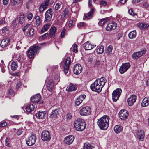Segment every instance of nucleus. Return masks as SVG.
I'll list each match as a JSON object with an SVG mask.
<instances>
[{"label":"nucleus","mask_w":149,"mask_h":149,"mask_svg":"<svg viewBox=\"0 0 149 149\" xmlns=\"http://www.w3.org/2000/svg\"><path fill=\"white\" fill-rule=\"evenodd\" d=\"M106 80L104 77L97 79L90 86L91 89L93 91L97 92H100L104 86Z\"/></svg>","instance_id":"f257e3e1"},{"label":"nucleus","mask_w":149,"mask_h":149,"mask_svg":"<svg viewBox=\"0 0 149 149\" xmlns=\"http://www.w3.org/2000/svg\"><path fill=\"white\" fill-rule=\"evenodd\" d=\"M96 45H92L90 44L88 42H87L83 45V47L86 50H91Z\"/></svg>","instance_id":"aec40b11"},{"label":"nucleus","mask_w":149,"mask_h":149,"mask_svg":"<svg viewBox=\"0 0 149 149\" xmlns=\"http://www.w3.org/2000/svg\"><path fill=\"white\" fill-rule=\"evenodd\" d=\"M38 47H31L26 52L27 56L30 58H32L34 57L35 53L37 51Z\"/></svg>","instance_id":"423d86ee"},{"label":"nucleus","mask_w":149,"mask_h":149,"mask_svg":"<svg viewBox=\"0 0 149 149\" xmlns=\"http://www.w3.org/2000/svg\"><path fill=\"white\" fill-rule=\"evenodd\" d=\"M65 28H64L61 31V34H60V37L61 38H63L65 37Z\"/></svg>","instance_id":"49530a36"},{"label":"nucleus","mask_w":149,"mask_h":149,"mask_svg":"<svg viewBox=\"0 0 149 149\" xmlns=\"http://www.w3.org/2000/svg\"><path fill=\"white\" fill-rule=\"evenodd\" d=\"M15 81L16 82V86L17 89L19 88L22 86V83L20 81H19L17 80H15Z\"/></svg>","instance_id":"c03bdc74"},{"label":"nucleus","mask_w":149,"mask_h":149,"mask_svg":"<svg viewBox=\"0 0 149 149\" xmlns=\"http://www.w3.org/2000/svg\"><path fill=\"white\" fill-rule=\"evenodd\" d=\"M16 19H15L12 22V24L13 27H15L16 25Z\"/></svg>","instance_id":"69168bd1"},{"label":"nucleus","mask_w":149,"mask_h":149,"mask_svg":"<svg viewBox=\"0 0 149 149\" xmlns=\"http://www.w3.org/2000/svg\"><path fill=\"white\" fill-rule=\"evenodd\" d=\"M41 139L44 141L49 142L51 139L50 132L47 130L42 131L41 134Z\"/></svg>","instance_id":"39448f33"},{"label":"nucleus","mask_w":149,"mask_h":149,"mask_svg":"<svg viewBox=\"0 0 149 149\" xmlns=\"http://www.w3.org/2000/svg\"><path fill=\"white\" fill-rule=\"evenodd\" d=\"M122 90L120 88H117L114 90L112 93V100L113 102H116L121 95Z\"/></svg>","instance_id":"20e7f679"},{"label":"nucleus","mask_w":149,"mask_h":149,"mask_svg":"<svg viewBox=\"0 0 149 149\" xmlns=\"http://www.w3.org/2000/svg\"><path fill=\"white\" fill-rule=\"evenodd\" d=\"M143 6L145 8H147L149 6V4L147 2H145L143 5Z\"/></svg>","instance_id":"774afa93"},{"label":"nucleus","mask_w":149,"mask_h":149,"mask_svg":"<svg viewBox=\"0 0 149 149\" xmlns=\"http://www.w3.org/2000/svg\"><path fill=\"white\" fill-rule=\"evenodd\" d=\"M12 70H15L17 68L18 65L17 62L16 61H13L11 64Z\"/></svg>","instance_id":"72a5a7b5"},{"label":"nucleus","mask_w":149,"mask_h":149,"mask_svg":"<svg viewBox=\"0 0 149 149\" xmlns=\"http://www.w3.org/2000/svg\"><path fill=\"white\" fill-rule=\"evenodd\" d=\"M107 22L106 19H101L98 22V24L100 26H102Z\"/></svg>","instance_id":"a19ab883"},{"label":"nucleus","mask_w":149,"mask_h":149,"mask_svg":"<svg viewBox=\"0 0 149 149\" xmlns=\"http://www.w3.org/2000/svg\"><path fill=\"white\" fill-rule=\"evenodd\" d=\"M86 97V96L85 95H80L75 101V104L77 106L79 105L81 103Z\"/></svg>","instance_id":"4be33fe9"},{"label":"nucleus","mask_w":149,"mask_h":149,"mask_svg":"<svg viewBox=\"0 0 149 149\" xmlns=\"http://www.w3.org/2000/svg\"><path fill=\"white\" fill-rule=\"evenodd\" d=\"M48 33H46L45 34H44L40 38V39H45V38L47 37L48 36Z\"/></svg>","instance_id":"4d7b16f0"},{"label":"nucleus","mask_w":149,"mask_h":149,"mask_svg":"<svg viewBox=\"0 0 149 149\" xmlns=\"http://www.w3.org/2000/svg\"><path fill=\"white\" fill-rule=\"evenodd\" d=\"M34 29L32 28H31L29 30V36H32L33 34Z\"/></svg>","instance_id":"5fc2aeb1"},{"label":"nucleus","mask_w":149,"mask_h":149,"mask_svg":"<svg viewBox=\"0 0 149 149\" xmlns=\"http://www.w3.org/2000/svg\"><path fill=\"white\" fill-rule=\"evenodd\" d=\"M50 26V24L49 23H47L45 24L42 29L41 33H42L46 31L49 28Z\"/></svg>","instance_id":"c9c22d12"},{"label":"nucleus","mask_w":149,"mask_h":149,"mask_svg":"<svg viewBox=\"0 0 149 149\" xmlns=\"http://www.w3.org/2000/svg\"><path fill=\"white\" fill-rule=\"evenodd\" d=\"M96 51L98 54H102L104 51V47L102 45L97 47Z\"/></svg>","instance_id":"e433bc0d"},{"label":"nucleus","mask_w":149,"mask_h":149,"mask_svg":"<svg viewBox=\"0 0 149 149\" xmlns=\"http://www.w3.org/2000/svg\"><path fill=\"white\" fill-rule=\"evenodd\" d=\"M114 130L116 133L118 134L122 131V127L120 125H116L114 127Z\"/></svg>","instance_id":"2f4dec72"},{"label":"nucleus","mask_w":149,"mask_h":149,"mask_svg":"<svg viewBox=\"0 0 149 149\" xmlns=\"http://www.w3.org/2000/svg\"><path fill=\"white\" fill-rule=\"evenodd\" d=\"M128 13L130 14L133 15V16H134L136 14L133 11V10L132 9H130L128 10Z\"/></svg>","instance_id":"09e8293b"},{"label":"nucleus","mask_w":149,"mask_h":149,"mask_svg":"<svg viewBox=\"0 0 149 149\" xmlns=\"http://www.w3.org/2000/svg\"><path fill=\"white\" fill-rule=\"evenodd\" d=\"M109 118L108 116H104L98 120L97 124L100 129L105 130L107 128L109 123Z\"/></svg>","instance_id":"f03ea898"},{"label":"nucleus","mask_w":149,"mask_h":149,"mask_svg":"<svg viewBox=\"0 0 149 149\" xmlns=\"http://www.w3.org/2000/svg\"><path fill=\"white\" fill-rule=\"evenodd\" d=\"M45 45V43H43L40 44L38 46H36V45H33V47H38V49L37 50V51L39 50L41 47H42L43 45Z\"/></svg>","instance_id":"603ef678"},{"label":"nucleus","mask_w":149,"mask_h":149,"mask_svg":"<svg viewBox=\"0 0 149 149\" xmlns=\"http://www.w3.org/2000/svg\"><path fill=\"white\" fill-rule=\"evenodd\" d=\"M117 26V24L113 22H111L109 23L106 27L107 31H110L115 29Z\"/></svg>","instance_id":"a211bd4d"},{"label":"nucleus","mask_w":149,"mask_h":149,"mask_svg":"<svg viewBox=\"0 0 149 149\" xmlns=\"http://www.w3.org/2000/svg\"><path fill=\"white\" fill-rule=\"evenodd\" d=\"M10 144V141L7 138L5 140V144L6 146H8Z\"/></svg>","instance_id":"13d9d810"},{"label":"nucleus","mask_w":149,"mask_h":149,"mask_svg":"<svg viewBox=\"0 0 149 149\" xmlns=\"http://www.w3.org/2000/svg\"><path fill=\"white\" fill-rule=\"evenodd\" d=\"M68 14V10L65 9L63 11V13H62L61 15V18L62 19H64L66 18V17Z\"/></svg>","instance_id":"58836bf2"},{"label":"nucleus","mask_w":149,"mask_h":149,"mask_svg":"<svg viewBox=\"0 0 149 149\" xmlns=\"http://www.w3.org/2000/svg\"><path fill=\"white\" fill-rule=\"evenodd\" d=\"M46 115L44 111L43 112H38L36 114L35 116L38 119H42L45 118Z\"/></svg>","instance_id":"bb28decb"},{"label":"nucleus","mask_w":149,"mask_h":149,"mask_svg":"<svg viewBox=\"0 0 149 149\" xmlns=\"http://www.w3.org/2000/svg\"><path fill=\"white\" fill-rule=\"evenodd\" d=\"M94 12V9L92 8L90 11L87 13L84 14V16L85 18L87 19L91 18L92 17Z\"/></svg>","instance_id":"b1692460"},{"label":"nucleus","mask_w":149,"mask_h":149,"mask_svg":"<svg viewBox=\"0 0 149 149\" xmlns=\"http://www.w3.org/2000/svg\"><path fill=\"white\" fill-rule=\"evenodd\" d=\"M10 43V40L8 38L2 40L1 42V46L2 47H4L8 46Z\"/></svg>","instance_id":"5701e85b"},{"label":"nucleus","mask_w":149,"mask_h":149,"mask_svg":"<svg viewBox=\"0 0 149 149\" xmlns=\"http://www.w3.org/2000/svg\"><path fill=\"white\" fill-rule=\"evenodd\" d=\"M56 28L55 26L51 28L49 30V36L51 37H53L55 36L56 32Z\"/></svg>","instance_id":"7c9ffc66"},{"label":"nucleus","mask_w":149,"mask_h":149,"mask_svg":"<svg viewBox=\"0 0 149 149\" xmlns=\"http://www.w3.org/2000/svg\"><path fill=\"white\" fill-rule=\"evenodd\" d=\"M40 97L41 96L40 94H37L31 97V100L33 102H38L40 101Z\"/></svg>","instance_id":"412c9836"},{"label":"nucleus","mask_w":149,"mask_h":149,"mask_svg":"<svg viewBox=\"0 0 149 149\" xmlns=\"http://www.w3.org/2000/svg\"><path fill=\"white\" fill-rule=\"evenodd\" d=\"M50 0H45L42 2L39 8V12L42 13L44 10L47 8L49 4Z\"/></svg>","instance_id":"6e6552de"},{"label":"nucleus","mask_w":149,"mask_h":149,"mask_svg":"<svg viewBox=\"0 0 149 149\" xmlns=\"http://www.w3.org/2000/svg\"><path fill=\"white\" fill-rule=\"evenodd\" d=\"M77 89L76 86L72 83H70L67 88L66 90L68 91H72L76 90Z\"/></svg>","instance_id":"c85d7f7f"},{"label":"nucleus","mask_w":149,"mask_h":149,"mask_svg":"<svg viewBox=\"0 0 149 149\" xmlns=\"http://www.w3.org/2000/svg\"><path fill=\"white\" fill-rule=\"evenodd\" d=\"M113 49V47L111 45H109L107 47L106 53L107 55H109L111 53V51Z\"/></svg>","instance_id":"ea45409f"},{"label":"nucleus","mask_w":149,"mask_h":149,"mask_svg":"<svg viewBox=\"0 0 149 149\" xmlns=\"http://www.w3.org/2000/svg\"><path fill=\"white\" fill-rule=\"evenodd\" d=\"M33 17V15L32 13L29 12L28 14L27 18L29 20L31 19Z\"/></svg>","instance_id":"3c124183"},{"label":"nucleus","mask_w":149,"mask_h":149,"mask_svg":"<svg viewBox=\"0 0 149 149\" xmlns=\"http://www.w3.org/2000/svg\"><path fill=\"white\" fill-rule=\"evenodd\" d=\"M74 127L76 130L82 131L85 128L86 123L84 120L77 119L74 121Z\"/></svg>","instance_id":"7ed1b4c3"},{"label":"nucleus","mask_w":149,"mask_h":149,"mask_svg":"<svg viewBox=\"0 0 149 149\" xmlns=\"http://www.w3.org/2000/svg\"><path fill=\"white\" fill-rule=\"evenodd\" d=\"M130 66V65L129 63H123L119 68V71L120 72L121 74L124 73L127 71Z\"/></svg>","instance_id":"1a4fd4ad"},{"label":"nucleus","mask_w":149,"mask_h":149,"mask_svg":"<svg viewBox=\"0 0 149 149\" xmlns=\"http://www.w3.org/2000/svg\"><path fill=\"white\" fill-rule=\"evenodd\" d=\"M35 107L32 104H30L27 105L26 108V111L29 113H30L33 111Z\"/></svg>","instance_id":"c756f323"},{"label":"nucleus","mask_w":149,"mask_h":149,"mask_svg":"<svg viewBox=\"0 0 149 149\" xmlns=\"http://www.w3.org/2000/svg\"><path fill=\"white\" fill-rule=\"evenodd\" d=\"M123 33L121 32L119 33L117 35V40H119L120 38L122 36Z\"/></svg>","instance_id":"6e6d98bb"},{"label":"nucleus","mask_w":149,"mask_h":149,"mask_svg":"<svg viewBox=\"0 0 149 149\" xmlns=\"http://www.w3.org/2000/svg\"><path fill=\"white\" fill-rule=\"evenodd\" d=\"M59 115L58 110L57 109H56L53 110L51 113L50 117L52 118H55Z\"/></svg>","instance_id":"393cba45"},{"label":"nucleus","mask_w":149,"mask_h":149,"mask_svg":"<svg viewBox=\"0 0 149 149\" xmlns=\"http://www.w3.org/2000/svg\"><path fill=\"white\" fill-rule=\"evenodd\" d=\"M145 134L144 131L142 130H139L138 131V137L139 140L141 141L143 140Z\"/></svg>","instance_id":"a878e982"},{"label":"nucleus","mask_w":149,"mask_h":149,"mask_svg":"<svg viewBox=\"0 0 149 149\" xmlns=\"http://www.w3.org/2000/svg\"><path fill=\"white\" fill-rule=\"evenodd\" d=\"M85 23L84 22H81L77 24V27L80 28L82 26H83L84 24Z\"/></svg>","instance_id":"bf43d9fd"},{"label":"nucleus","mask_w":149,"mask_h":149,"mask_svg":"<svg viewBox=\"0 0 149 149\" xmlns=\"http://www.w3.org/2000/svg\"><path fill=\"white\" fill-rule=\"evenodd\" d=\"M62 4L61 3H57L55 7V9L56 10H58L59 9L62 7Z\"/></svg>","instance_id":"de8ad7c7"},{"label":"nucleus","mask_w":149,"mask_h":149,"mask_svg":"<svg viewBox=\"0 0 149 149\" xmlns=\"http://www.w3.org/2000/svg\"><path fill=\"white\" fill-rule=\"evenodd\" d=\"M53 15V12L52 11L51 9H49L45 14V19L44 22H49L51 21Z\"/></svg>","instance_id":"9b49d317"},{"label":"nucleus","mask_w":149,"mask_h":149,"mask_svg":"<svg viewBox=\"0 0 149 149\" xmlns=\"http://www.w3.org/2000/svg\"><path fill=\"white\" fill-rule=\"evenodd\" d=\"M71 61L70 58L69 57H67L65 60L64 65V71L65 74H67L68 72Z\"/></svg>","instance_id":"4468645a"},{"label":"nucleus","mask_w":149,"mask_h":149,"mask_svg":"<svg viewBox=\"0 0 149 149\" xmlns=\"http://www.w3.org/2000/svg\"><path fill=\"white\" fill-rule=\"evenodd\" d=\"M128 115V113L126 110H123L120 111L119 116L120 118L123 120L126 119Z\"/></svg>","instance_id":"2eb2a0df"},{"label":"nucleus","mask_w":149,"mask_h":149,"mask_svg":"<svg viewBox=\"0 0 149 149\" xmlns=\"http://www.w3.org/2000/svg\"><path fill=\"white\" fill-rule=\"evenodd\" d=\"M11 1L13 5H16L21 3V0H11Z\"/></svg>","instance_id":"37998d69"},{"label":"nucleus","mask_w":149,"mask_h":149,"mask_svg":"<svg viewBox=\"0 0 149 149\" xmlns=\"http://www.w3.org/2000/svg\"><path fill=\"white\" fill-rule=\"evenodd\" d=\"M137 25L138 27L143 29H146L148 28V25L146 23H139Z\"/></svg>","instance_id":"f704fd0d"},{"label":"nucleus","mask_w":149,"mask_h":149,"mask_svg":"<svg viewBox=\"0 0 149 149\" xmlns=\"http://www.w3.org/2000/svg\"><path fill=\"white\" fill-rule=\"evenodd\" d=\"M8 29L6 27H3L2 29V32L3 33H6V31H8Z\"/></svg>","instance_id":"0e129e2a"},{"label":"nucleus","mask_w":149,"mask_h":149,"mask_svg":"<svg viewBox=\"0 0 149 149\" xmlns=\"http://www.w3.org/2000/svg\"><path fill=\"white\" fill-rule=\"evenodd\" d=\"M136 100V96L134 95H132L127 99L128 104L130 106H132L135 102Z\"/></svg>","instance_id":"f3484780"},{"label":"nucleus","mask_w":149,"mask_h":149,"mask_svg":"<svg viewBox=\"0 0 149 149\" xmlns=\"http://www.w3.org/2000/svg\"><path fill=\"white\" fill-rule=\"evenodd\" d=\"M68 25L70 27H72L73 25V21L72 20H70Z\"/></svg>","instance_id":"680f3d73"},{"label":"nucleus","mask_w":149,"mask_h":149,"mask_svg":"<svg viewBox=\"0 0 149 149\" xmlns=\"http://www.w3.org/2000/svg\"><path fill=\"white\" fill-rule=\"evenodd\" d=\"M149 105V97H145L143 100L141 105L143 107L148 106Z\"/></svg>","instance_id":"cd10ccee"},{"label":"nucleus","mask_w":149,"mask_h":149,"mask_svg":"<svg viewBox=\"0 0 149 149\" xmlns=\"http://www.w3.org/2000/svg\"><path fill=\"white\" fill-rule=\"evenodd\" d=\"M92 148L91 145L88 143H85L84 144V146L82 149H91Z\"/></svg>","instance_id":"4c0bfd02"},{"label":"nucleus","mask_w":149,"mask_h":149,"mask_svg":"<svg viewBox=\"0 0 149 149\" xmlns=\"http://www.w3.org/2000/svg\"><path fill=\"white\" fill-rule=\"evenodd\" d=\"M146 52V49H143L141 51L134 52L132 55V58L133 59H137L143 55L145 54Z\"/></svg>","instance_id":"ddd939ff"},{"label":"nucleus","mask_w":149,"mask_h":149,"mask_svg":"<svg viewBox=\"0 0 149 149\" xmlns=\"http://www.w3.org/2000/svg\"><path fill=\"white\" fill-rule=\"evenodd\" d=\"M91 109L88 107H86L81 109L79 111L80 114L82 116H86L90 114Z\"/></svg>","instance_id":"9d476101"},{"label":"nucleus","mask_w":149,"mask_h":149,"mask_svg":"<svg viewBox=\"0 0 149 149\" xmlns=\"http://www.w3.org/2000/svg\"><path fill=\"white\" fill-rule=\"evenodd\" d=\"M36 140V135L33 134L26 139V142L27 145L31 146L35 143Z\"/></svg>","instance_id":"0eeeda50"},{"label":"nucleus","mask_w":149,"mask_h":149,"mask_svg":"<svg viewBox=\"0 0 149 149\" xmlns=\"http://www.w3.org/2000/svg\"><path fill=\"white\" fill-rule=\"evenodd\" d=\"M36 25H39L41 22L40 17L38 16H37L36 17Z\"/></svg>","instance_id":"79ce46f5"},{"label":"nucleus","mask_w":149,"mask_h":149,"mask_svg":"<svg viewBox=\"0 0 149 149\" xmlns=\"http://www.w3.org/2000/svg\"><path fill=\"white\" fill-rule=\"evenodd\" d=\"M100 3L102 5L104 6H105L107 5L106 2L104 1H101Z\"/></svg>","instance_id":"e2e57ef3"},{"label":"nucleus","mask_w":149,"mask_h":149,"mask_svg":"<svg viewBox=\"0 0 149 149\" xmlns=\"http://www.w3.org/2000/svg\"><path fill=\"white\" fill-rule=\"evenodd\" d=\"M22 132V131L21 130H19L17 132V134L18 135H20Z\"/></svg>","instance_id":"338daca9"},{"label":"nucleus","mask_w":149,"mask_h":149,"mask_svg":"<svg viewBox=\"0 0 149 149\" xmlns=\"http://www.w3.org/2000/svg\"><path fill=\"white\" fill-rule=\"evenodd\" d=\"M74 139V136H73L69 135L64 138V142L66 144L69 145L72 143Z\"/></svg>","instance_id":"dca6fc26"},{"label":"nucleus","mask_w":149,"mask_h":149,"mask_svg":"<svg viewBox=\"0 0 149 149\" xmlns=\"http://www.w3.org/2000/svg\"><path fill=\"white\" fill-rule=\"evenodd\" d=\"M66 119L67 120H70L72 117V116L70 113H68L66 115Z\"/></svg>","instance_id":"8fccbe9b"},{"label":"nucleus","mask_w":149,"mask_h":149,"mask_svg":"<svg viewBox=\"0 0 149 149\" xmlns=\"http://www.w3.org/2000/svg\"><path fill=\"white\" fill-rule=\"evenodd\" d=\"M82 70V68L80 65L79 64H76L73 69L74 73L76 74H80Z\"/></svg>","instance_id":"6ab92c4d"},{"label":"nucleus","mask_w":149,"mask_h":149,"mask_svg":"<svg viewBox=\"0 0 149 149\" xmlns=\"http://www.w3.org/2000/svg\"><path fill=\"white\" fill-rule=\"evenodd\" d=\"M25 20L24 16L23 15H21L19 17V22L20 24H22Z\"/></svg>","instance_id":"a18cd8bd"},{"label":"nucleus","mask_w":149,"mask_h":149,"mask_svg":"<svg viewBox=\"0 0 149 149\" xmlns=\"http://www.w3.org/2000/svg\"><path fill=\"white\" fill-rule=\"evenodd\" d=\"M136 31H133L130 32L128 34V37L130 39H132L136 37Z\"/></svg>","instance_id":"473e14b6"},{"label":"nucleus","mask_w":149,"mask_h":149,"mask_svg":"<svg viewBox=\"0 0 149 149\" xmlns=\"http://www.w3.org/2000/svg\"><path fill=\"white\" fill-rule=\"evenodd\" d=\"M1 126L2 127L6 126L7 125V123L4 121H3L0 122Z\"/></svg>","instance_id":"864d4df0"},{"label":"nucleus","mask_w":149,"mask_h":149,"mask_svg":"<svg viewBox=\"0 0 149 149\" xmlns=\"http://www.w3.org/2000/svg\"><path fill=\"white\" fill-rule=\"evenodd\" d=\"M31 26L30 24H28L24 27L23 29V31H25Z\"/></svg>","instance_id":"052dcab7"},{"label":"nucleus","mask_w":149,"mask_h":149,"mask_svg":"<svg viewBox=\"0 0 149 149\" xmlns=\"http://www.w3.org/2000/svg\"><path fill=\"white\" fill-rule=\"evenodd\" d=\"M47 91H46V92H49V94L46 96V97L49 96L51 94V91L53 90L54 87V83L52 80H50L48 81L47 85Z\"/></svg>","instance_id":"f8f14e48"}]
</instances>
